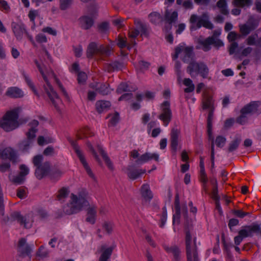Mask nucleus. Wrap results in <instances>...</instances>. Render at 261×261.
I'll return each mask as SVG.
<instances>
[{
    "label": "nucleus",
    "instance_id": "nucleus-1",
    "mask_svg": "<svg viewBox=\"0 0 261 261\" xmlns=\"http://www.w3.org/2000/svg\"><path fill=\"white\" fill-rule=\"evenodd\" d=\"M35 63L45 82V85L44 86L45 93L55 108L59 111L62 105V100L50 84V81L51 80L56 81L64 94H66V92L51 69H46L43 65H41L37 61H35Z\"/></svg>",
    "mask_w": 261,
    "mask_h": 261
},
{
    "label": "nucleus",
    "instance_id": "nucleus-2",
    "mask_svg": "<svg viewBox=\"0 0 261 261\" xmlns=\"http://www.w3.org/2000/svg\"><path fill=\"white\" fill-rule=\"evenodd\" d=\"M215 100L213 96L209 91L205 90L202 94V105L203 110L210 109L207 118V132L209 139H212L211 158L212 166L214 164V142L212 137V126L214 117Z\"/></svg>",
    "mask_w": 261,
    "mask_h": 261
},
{
    "label": "nucleus",
    "instance_id": "nucleus-3",
    "mask_svg": "<svg viewBox=\"0 0 261 261\" xmlns=\"http://www.w3.org/2000/svg\"><path fill=\"white\" fill-rule=\"evenodd\" d=\"M89 204L88 193L82 190L76 194L72 193L69 202L63 207V211L67 215H72L81 212Z\"/></svg>",
    "mask_w": 261,
    "mask_h": 261
},
{
    "label": "nucleus",
    "instance_id": "nucleus-4",
    "mask_svg": "<svg viewBox=\"0 0 261 261\" xmlns=\"http://www.w3.org/2000/svg\"><path fill=\"white\" fill-rule=\"evenodd\" d=\"M42 161L43 156L41 155H36L33 159V163L36 167L35 174L38 179H41L49 174L53 179H56L62 175V172L59 170L50 171L49 163L47 162L42 163Z\"/></svg>",
    "mask_w": 261,
    "mask_h": 261
},
{
    "label": "nucleus",
    "instance_id": "nucleus-5",
    "mask_svg": "<svg viewBox=\"0 0 261 261\" xmlns=\"http://www.w3.org/2000/svg\"><path fill=\"white\" fill-rule=\"evenodd\" d=\"M21 111V108L18 107L7 111L0 120V127L6 132L16 128L19 126L18 118Z\"/></svg>",
    "mask_w": 261,
    "mask_h": 261
},
{
    "label": "nucleus",
    "instance_id": "nucleus-6",
    "mask_svg": "<svg viewBox=\"0 0 261 261\" xmlns=\"http://www.w3.org/2000/svg\"><path fill=\"white\" fill-rule=\"evenodd\" d=\"M186 253L187 261H199L196 238L192 241V236L189 231L186 233Z\"/></svg>",
    "mask_w": 261,
    "mask_h": 261
},
{
    "label": "nucleus",
    "instance_id": "nucleus-7",
    "mask_svg": "<svg viewBox=\"0 0 261 261\" xmlns=\"http://www.w3.org/2000/svg\"><path fill=\"white\" fill-rule=\"evenodd\" d=\"M187 71L191 76L194 73L196 74H199L203 79H209V68L207 65L203 62H197L196 61H192L190 62L187 68Z\"/></svg>",
    "mask_w": 261,
    "mask_h": 261
},
{
    "label": "nucleus",
    "instance_id": "nucleus-8",
    "mask_svg": "<svg viewBox=\"0 0 261 261\" xmlns=\"http://www.w3.org/2000/svg\"><path fill=\"white\" fill-rule=\"evenodd\" d=\"M111 49L109 46L100 45L97 46L94 42L90 43L87 48V56L88 58H92L94 56H99L102 59L105 56L110 55Z\"/></svg>",
    "mask_w": 261,
    "mask_h": 261
},
{
    "label": "nucleus",
    "instance_id": "nucleus-9",
    "mask_svg": "<svg viewBox=\"0 0 261 261\" xmlns=\"http://www.w3.org/2000/svg\"><path fill=\"white\" fill-rule=\"evenodd\" d=\"M38 121L33 120L30 123V128L26 133L27 139L22 141L19 145V147L21 150L27 151L32 146L34 138L36 137V133L37 131L36 127L38 125Z\"/></svg>",
    "mask_w": 261,
    "mask_h": 261
},
{
    "label": "nucleus",
    "instance_id": "nucleus-10",
    "mask_svg": "<svg viewBox=\"0 0 261 261\" xmlns=\"http://www.w3.org/2000/svg\"><path fill=\"white\" fill-rule=\"evenodd\" d=\"M134 24L136 28L133 31H132V48L134 47L136 43L135 41L132 40L133 38L138 36L140 33L141 36L148 37L150 29L149 27L145 23H143L139 18H134Z\"/></svg>",
    "mask_w": 261,
    "mask_h": 261
},
{
    "label": "nucleus",
    "instance_id": "nucleus-11",
    "mask_svg": "<svg viewBox=\"0 0 261 261\" xmlns=\"http://www.w3.org/2000/svg\"><path fill=\"white\" fill-rule=\"evenodd\" d=\"M11 217L25 228H30L34 222L33 215L31 213L23 216L19 212H14L11 214Z\"/></svg>",
    "mask_w": 261,
    "mask_h": 261
},
{
    "label": "nucleus",
    "instance_id": "nucleus-12",
    "mask_svg": "<svg viewBox=\"0 0 261 261\" xmlns=\"http://www.w3.org/2000/svg\"><path fill=\"white\" fill-rule=\"evenodd\" d=\"M161 113L158 118L165 126H167L171 121L172 114L170 109V103L169 101H164L161 105Z\"/></svg>",
    "mask_w": 261,
    "mask_h": 261
},
{
    "label": "nucleus",
    "instance_id": "nucleus-13",
    "mask_svg": "<svg viewBox=\"0 0 261 261\" xmlns=\"http://www.w3.org/2000/svg\"><path fill=\"white\" fill-rule=\"evenodd\" d=\"M189 21L191 24L190 27L191 30H196L200 28L202 26L210 30L212 29L214 27L213 24L210 21L207 20L199 18L195 14L191 15Z\"/></svg>",
    "mask_w": 261,
    "mask_h": 261
},
{
    "label": "nucleus",
    "instance_id": "nucleus-14",
    "mask_svg": "<svg viewBox=\"0 0 261 261\" xmlns=\"http://www.w3.org/2000/svg\"><path fill=\"white\" fill-rule=\"evenodd\" d=\"M71 145L73 146V148L77 156H78L80 162L82 164L85 170H86L87 173L89 175V176L92 179L95 180V175L92 172L90 167H89L88 164L86 162L85 158L82 152L80 149V147L77 146V145L74 142H72Z\"/></svg>",
    "mask_w": 261,
    "mask_h": 261
},
{
    "label": "nucleus",
    "instance_id": "nucleus-15",
    "mask_svg": "<svg viewBox=\"0 0 261 261\" xmlns=\"http://www.w3.org/2000/svg\"><path fill=\"white\" fill-rule=\"evenodd\" d=\"M20 171L16 176L9 175L10 180L14 184H21L25 179L26 176L29 173V168L25 165H20L19 168Z\"/></svg>",
    "mask_w": 261,
    "mask_h": 261
},
{
    "label": "nucleus",
    "instance_id": "nucleus-16",
    "mask_svg": "<svg viewBox=\"0 0 261 261\" xmlns=\"http://www.w3.org/2000/svg\"><path fill=\"white\" fill-rule=\"evenodd\" d=\"M0 158L3 160L8 159L13 163L17 162V154L16 151L11 147H4L0 146Z\"/></svg>",
    "mask_w": 261,
    "mask_h": 261
},
{
    "label": "nucleus",
    "instance_id": "nucleus-17",
    "mask_svg": "<svg viewBox=\"0 0 261 261\" xmlns=\"http://www.w3.org/2000/svg\"><path fill=\"white\" fill-rule=\"evenodd\" d=\"M259 228L260 225L257 224L245 225L239 231L238 234L243 238L252 237L253 233L259 232Z\"/></svg>",
    "mask_w": 261,
    "mask_h": 261
},
{
    "label": "nucleus",
    "instance_id": "nucleus-18",
    "mask_svg": "<svg viewBox=\"0 0 261 261\" xmlns=\"http://www.w3.org/2000/svg\"><path fill=\"white\" fill-rule=\"evenodd\" d=\"M193 50V48L192 46H184L181 45L177 46L175 49V55L173 58L176 59L180 53H183L184 56L183 60L184 62H186V58L189 59L192 57Z\"/></svg>",
    "mask_w": 261,
    "mask_h": 261
},
{
    "label": "nucleus",
    "instance_id": "nucleus-19",
    "mask_svg": "<svg viewBox=\"0 0 261 261\" xmlns=\"http://www.w3.org/2000/svg\"><path fill=\"white\" fill-rule=\"evenodd\" d=\"M180 135V131L176 128H173L170 133V147L171 150L176 152L177 149L178 143Z\"/></svg>",
    "mask_w": 261,
    "mask_h": 261
},
{
    "label": "nucleus",
    "instance_id": "nucleus-20",
    "mask_svg": "<svg viewBox=\"0 0 261 261\" xmlns=\"http://www.w3.org/2000/svg\"><path fill=\"white\" fill-rule=\"evenodd\" d=\"M163 248L168 253H171L173 255L172 261H180L181 257V251L177 245L168 246L166 245H163Z\"/></svg>",
    "mask_w": 261,
    "mask_h": 261
},
{
    "label": "nucleus",
    "instance_id": "nucleus-21",
    "mask_svg": "<svg viewBox=\"0 0 261 261\" xmlns=\"http://www.w3.org/2000/svg\"><path fill=\"white\" fill-rule=\"evenodd\" d=\"M258 25V21L256 20H249L248 24H244L239 25L240 32L243 36L248 35L252 31L255 29Z\"/></svg>",
    "mask_w": 261,
    "mask_h": 261
},
{
    "label": "nucleus",
    "instance_id": "nucleus-22",
    "mask_svg": "<svg viewBox=\"0 0 261 261\" xmlns=\"http://www.w3.org/2000/svg\"><path fill=\"white\" fill-rule=\"evenodd\" d=\"M95 12L91 14V16L84 15L79 18V24L81 27L85 30L90 29L93 24V18Z\"/></svg>",
    "mask_w": 261,
    "mask_h": 261
},
{
    "label": "nucleus",
    "instance_id": "nucleus-23",
    "mask_svg": "<svg viewBox=\"0 0 261 261\" xmlns=\"http://www.w3.org/2000/svg\"><path fill=\"white\" fill-rule=\"evenodd\" d=\"M13 32L17 40H20L26 32L24 25L21 23L13 22L11 24Z\"/></svg>",
    "mask_w": 261,
    "mask_h": 261
},
{
    "label": "nucleus",
    "instance_id": "nucleus-24",
    "mask_svg": "<svg viewBox=\"0 0 261 261\" xmlns=\"http://www.w3.org/2000/svg\"><path fill=\"white\" fill-rule=\"evenodd\" d=\"M258 107V101H251L242 108L240 111L241 114L246 115L255 113L257 111Z\"/></svg>",
    "mask_w": 261,
    "mask_h": 261
},
{
    "label": "nucleus",
    "instance_id": "nucleus-25",
    "mask_svg": "<svg viewBox=\"0 0 261 261\" xmlns=\"http://www.w3.org/2000/svg\"><path fill=\"white\" fill-rule=\"evenodd\" d=\"M18 251L22 256L29 255L31 253L32 249L26 243L25 239L22 238L19 241Z\"/></svg>",
    "mask_w": 261,
    "mask_h": 261
},
{
    "label": "nucleus",
    "instance_id": "nucleus-26",
    "mask_svg": "<svg viewBox=\"0 0 261 261\" xmlns=\"http://www.w3.org/2000/svg\"><path fill=\"white\" fill-rule=\"evenodd\" d=\"M140 193L141 196L146 201H150L153 198V193L147 184H144L141 186Z\"/></svg>",
    "mask_w": 261,
    "mask_h": 261
},
{
    "label": "nucleus",
    "instance_id": "nucleus-27",
    "mask_svg": "<svg viewBox=\"0 0 261 261\" xmlns=\"http://www.w3.org/2000/svg\"><path fill=\"white\" fill-rule=\"evenodd\" d=\"M114 246L107 247L105 245H102L100 248L101 252L99 261H109V258L112 254Z\"/></svg>",
    "mask_w": 261,
    "mask_h": 261
},
{
    "label": "nucleus",
    "instance_id": "nucleus-28",
    "mask_svg": "<svg viewBox=\"0 0 261 261\" xmlns=\"http://www.w3.org/2000/svg\"><path fill=\"white\" fill-rule=\"evenodd\" d=\"M159 154L155 153H151L146 152L145 153L141 155L136 161L138 164L147 162L149 161L153 160L155 161H159Z\"/></svg>",
    "mask_w": 261,
    "mask_h": 261
},
{
    "label": "nucleus",
    "instance_id": "nucleus-29",
    "mask_svg": "<svg viewBox=\"0 0 261 261\" xmlns=\"http://www.w3.org/2000/svg\"><path fill=\"white\" fill-rule=\"evenodd\" d=\"M23 95V91L16 87H9L6 92V95L11 98H20Z\"/></svg>",
    "mask_w": 261,
    "mask_h": 261
},
{
    "label": "nucleus",
    "instance_id": "nucleus-30",
    "mask_svg": "<svg viewBox=\"0 0 261 261\" xmlns=\"http://www.w3.org/2000/svg\"><path fill=\"white\" fill-rule=\"evenodd\" d=\"M96 207L94 205L90 206L87 209L86 221L93 224L95 222L96 218Z\"/></svg>",
    "mask_w": 261,
    "mask_h": 261
},
{
    "label": "nucleus",
    "instance_id": "nucleus-31",
    "mask_svg": "<svg viewBox=\"0 0 261 261\" xmlns=\"http://www.w3.org/2000/svg\"><path fill=\"white\" fill-rule=\"evenodd\" d=\"M93 136H94V133L87 126L80 128L76 134V137L78 139L91 137Z\"/></svg>",
    "mask_w": 261,
    "mask_h": 261
},
{
    "label": "nucleus",
    "instance_id": "nucleus-32",
    "mask_svg": "<svg viewBox=\"0 0 261 261\" xmlns=\"http://www.w3.org/2000/svg\"><path fill=\"white\" fill-rule=\"evenodd\" d=\"M97 149L101 155L103 160L105 161L108 168L112 170L114 169L113 165L112 162L111 161L109 158L108 156L107 153L105 152V150L103 149L102 146L98 144L96 146Z\"/></svg>",
    "mask_w": 261,
    "mask_h": 261
},
{
    "label": "nucleus",
    "instance_id": "nucleus-33",
    "mask_svg": "<svg viewBox=\"0 0 261 261\" xmlns=\"http://www.w3.org/2000/svg\"><path fill=\"white\" fill-rule=\"evenodd\" d=\"M242 141V138L240 135H237L235 138L229 143L227 148L228 152H232L236 150Z\"/></svg>",
    "mask_w": 261,
    "mask_h": 261
},
{
    "label": "nucleus",
    "instance_id": "nucleus-34",
    "mask_svg": "<svg viewBox=\"0 0 261 261\" xmlns=\"http://www.w3.org/2000/svg\"><path fill=\"white\" fill-rule=\"evenodd\" d=\"M177 17L178 14L176 11L171 12L170 11L166 10L165 12L164 19L169 24H172L175 22L177 19Z\"/></svg>",
    "mask_w": 261,
    "mask_h": 261
},
{
    "label": "nucleus",
    "instance_id": "nucleus-35",
    "mask_svg": "<svg viewBox=\"0 0 261 261\" xmlns=\"http://www.w3.org/2000/svg\"><path fill=\"white\" fill-rule=\"evenodd\" d=\"M149 21L155 25L159 24L162 21V16L157 12H152L148 15Z\"/></svg>",
    "mask_w": 261,
    "mask_h": 261
},
{
    "label": "nucleus",
    "instance_id": "nucleus-36",
    "mask_svg": "<svg viewBox=\"0 0 261 261\" xmlns=\"http://www.w3.org/2000/svg\"><path fill=\"white\" fill-rule=\"evenodd\" d=\"M217 7L220 9L221 14L224 15H228V10L227 8V3L226 0H219L217 4Z\"/></svg>",
    "mask_w": 261,
    "mask_h": 261
},
{
    "label": "nucleus",
    "instance_id": "nucleus-37",
    "mask_svg": "<svg viewBox=\"0 0 261 261\" xmlns=\"http://www.w3.org/2000/svg\"><path fill=\"white\" fill-rule=\"evenodd\" d=\"M110 106V102L108 101L99 100L96 103V108L99 113L103 112L109 108Z\"/></svg>",
    "mask_w": 261,
    "mask_h": 261
},
{
    "label": "nucleus",
    "instance_id": "nucleus-38",
    "mask_svg": "<svg viewBox=\"0 0 261 261\" xmlns=\"http://www.w3.org/2000/svg\"><path fill=\"white\" fill-rule=\"evenodd\" d=\"M213 39L208 37L203 40H199L198 43L202 46V49L204 51H207L211 48L210 45H212Z\"/></svg>",
    "mask_w": 261,
    "mask_h": 261
},
{
    "label": "nucleus",
    "instance_id": "nucleus-39",
    "mask_svg": "<svg viewBox=\"0 0 261 261\" xmlns=\"http://www.w3.org/2000/svg\"><path fill=\"white\" fill-rule=\"evenodd\" d=\"M183 84L188 87L184 89L185 93H191L195 89V86L193 84L192 81L189 78H185L183 81Z\"/></svg>",
    "mask_w": 261,
    "mask_h": 261
},
{
    "label": "nucleus",
    "instance_id": "nucleus-40",
    "mask_svg": "<svg viewBox=\"0 0 261 261\" xmlns=\"http://www.w3.org/2000/svg\"><path fill=\"white\" fill-rule=\"evenodd\" d=\"M252 3V0H233L232 4L235 7L243 8L249 7L251 5Z\"/></svg>",
    "mask_w": 261,
    "mask_h": 261
},
{
    "label": "nucleus",
    "instance_id": "nucleus-41",
    "mask_svg": "<svg viewBox=\"0 0 261 261\" xmlns=\"http://www.w3.org/2000/svg\"><path fill=\"white\" fill-rule=\"evenodd\" d=\"M134 66L136 69L144 71L146 70L149 68L150 66V63L143 60H140L138 62L135 63Z\"/></svg>",
    "mask_w": 261,
    "mask_h": 261
},
{
    "label": "nucleus",
    "instance_id": "nucleus-42",
    "mask_svg": "<svg viewBox=\"0 0 261 261\" xmlns=\"http://www.w3.org/2000/svg\"><path fill=\"white\" fill-rule=\"evenodd\" d=\"M117 45L121 49V54L123 56L126 55L128 53L125 52V48L126 47V38L122 37H119Z\"/></svg>",
    "mask_w": 261,
    "mask_h": 261
},
{
    "label": "nucleus",
    "instance_id": "nucleus-43",
    "mask_svg": "<svg viewBox=\"0 0 261 261\" xmlns=\"http://www.w3.org/2000/svg\"><path fill=\"white\" fill-rule=\"evenodd\" d=\"M73 0H59V8L64 11L69 9L72 4Z\"/></svg>",
    "mask_w": 261,
    "mask_h": 261
},
{
    "label": "nucleus",
    "instance_id": "nucleus-44",
    "mask_svg": "<svg viewBox=\"0 0 261 261\" xmlns=\"http://www.w3.org/2000/svg\"><path fill=\"white\" fill-rule=\"evenodd\" d=\"M135 99L137 102L132 103V108L134 110H138L141 108L140 102L142 100L143 95L141 94L137 93L135 96Z\"/></svg>",
    "mask_w": 261,
    "mask_h": 261
},
{
    "label": "nucleus",
    "instance_id": "nucleus-45",
    "mask_svg": "<svg viewBox=\"0 0 261 261\" xmlns=\"http://www.w3.org/2000/svg\"><path fill=\"white\" fill-rule=\"evenodd\" d=\"M108 118H110L109 125H115L119 120V114L115 112L113 114L109 115Z\"/></svg>",
    "mask_w": 261,
    "mask_h": 261
},
{
    "label": "nucleus",
    "instance_id": "nucleus-46",
    "mask_svg": "<svg viewBox=\"0 0 261 261\" xmlns=\"http://www.w3.org/2000/svg\"><path fill=\"white\" fill-rule=\"evenodd\" d=\"M232 214L236 217L240 218H243L246 216H249L251 214L250 212H245L242 210L234 209L232 211Z\"/></svg>",
    "mask_w": 261,
    "mask_h": 261
},
{
    "label": "nucleus",
    "instance_id": "nucleus-47",
    "mask_svg": "<svg viewBox=\"0 0 261 261\" xmlns=\"http://www.w3.org/2000/svg\"><path fill=\"white\" fill-rule=\"evenodd\" d=\"M69 193V191L67 189L63 188L59 191L57 195V199L58 200L62 201L67 197Z\"/></svg>",
    "mask_w": 261,
    "mask_h": 261
},
{
    "label": "nucleus",
    "instance_id": "nucleus-48",
    "mask_svg": "<svg viewBox=\"0 0 261 261\" xmlns=\"http://www.w3.org/2000/svg\"><path fill=\"white\" fill-rule=\"evenodd\" d=\"M226 139L222 136H218L215 140V143L217 147L222 148L225 144Z\"/></svg>",
    "mask_w": 261,
    "mask_h": 261
},
{
    "label": "nucleus",
    "instance_id": "nucleus-49",
    "mask_svg": "<svg viewBox=\"0 0 261 261\" xmlns=\"http://www.w3.org/2000/svg\"><path fill=\"white\" fill-rule=\"evenodd\" d=\"M146 172L145 169H135L132 170V180L139 178L142 174Z\"/></svg>",
    "mask_w": 261,
    "mask_h": 261
},
{
    "label": "nucleus",
    "instance_id": "nucleus-50",
    "mask_svg": "<svg viewBox=\"0 0 261 261\" xmlns=\"http://www.w3.org/2000/svg\"><path fill=\"white\" fill-rule=\"evenodd\" d=\"M215 186L213 187L212 191V198L213 200H219L220 197L218 195V184L217 179H215Z\"/></svg>",
    "mask_w": 261,
    "mask_h": 261
},
{
    "label": "nucleus",
    "instance_id": "nucleus-51",
    "mask_svg": "<svg viewBox=\"0 0 261 261\" xmlns=\"http://www.w3.org/2000/svg\"><path fill=\"white\" fill-rule=\"evenodd\" d=\"M162 210L163 212L161 217V223L160 224V226L162 228L163 227L165 224L167 216L166 207L165 206L163 207Z\"/></svg>",
    "mask_w": 261,
    "mask_h": 261
},
{
    "label": "nucleus",
    "instance_id": "nucleus-52",
    "mask_svg": "<svg viewBox=\"0 0 261 261\" xmlns=\"http://www.w3.org/2000/svg\"><path fill=\"white\" fill-rule=\"evenodd\" d=\"M240 38V35L234 31L230 32L227 36V39L229 42H235V40Z\"/></svg>",
    "mask_w": 261,
    "mask_h": 261
},
{
    "label": "nucleus",
    "instance_id": "nucleus-53",
    "mask_svg": "<svg viewBox=\"0 0 261 261\" xmlns=\"http://www.w3.org/2000/svg\"><path fill=\"white\" fill-rule=\"evenodd\" d=\"M0 10L5 13H8L10 11V8L6 1L0 0Z\"/></svg>",
    "mask_w": 261,
    "mask_h": 261
},
{
    "label": "nucleus",
    "instance_id": "nucleus-54",
    "mask_svg": "<svg viewBox=\"0 0 261 261\" xmlns=\"http://www.w3.org/2000/svg\"><path fill=\"white\" fill-rule=\"evenodd\" d=\"M258 35L256 34L252 35L248 37L246 39L247 44L249 45H254L256 44V39Z\"/></svg>",
    "mask_w": 261,
    "mask_h": 261
},
{
    "label": "nucleus",
    "instance_id": "nucleus-55",
    "mask_svg": "<svg viewBox=\"0 0 261 261\" xmlns=\"http://www.w3.org/2000/svg\"><path fill=\"white\" fill-rule=\"evenodd\" d=\"M23 76H24V80H25L26 83H27L28 85L32 89V90L34 93V94H35L36 95H38L37 92L36 90L35 89V87H34L33 83L31 82V81L30 79V78L29 77V76H28L25 74H24Z\"/></svg>",
    "mask_w": 261,
    "mask_h": 261
},
{
    "label": "nucleus",
    "instance_id": "nucleus-56",
    "mask_svg": "<svg viewBox=\"0 0 261 261\" xmlns=\"http://www.w3.org/2000/svg\"><path fill=\"white\" fill-rule=\"evenodd\" d=\"M51 141L49 138H45L43 136H39L37 139V143L38 145L43 146L50 143Z\"/></svg>",
    "mask_w": 261,
    "mask_h": 261
},
{
    "label": "nucleus",
    "instance_id": "nucleus-57",
    "mask_svg": "<svg viewBox=\"0 0 261 261\" xmlns=\"http://www.w3.org/2000/svg\"><path fill=\"white\" fill-rule=\"evenodd\" d=\"M109 28V24L107 22H103L98 25V30L101 33L106 32Z\"/></svg>",
    "mask_w": 261,
    "mask_h": 261
},
{
    "label": "nucleus",
    "instance_id": "nucleus-58",
    "mask_svg": "<svg viewBox=\"0 0 261 261\" xmlns=\"http://www.w3.org/2000/svg\"><path fill=\"white\" fill-rule=\"evenodd\" d=\"M98 91L103 95H107L110 92V89L106 85H101L98 88Z\"/></svg>",
    "mask_w": 261,
    "mask_h": 261
},
{
    "label": "nucleus",
    "instance_id": "nucleus-59",
    "mask_svg": "<svg viewBox=\"0 0 261 261\" xmlns=\"http://www.w3.org/2000/svg\"><path fill=\"white\" fill-rule=\"evenodd\" d=\"M17 196L20 199H23L27 196L26 189L24 188H19L17 191Z\"/></svg>",
    "mask_w": 261,
    "mask_h": 261
},
{
    "label": "nucleus",
    "instance_id": "nucleus-60",
    "mask_svg": "<svg viewBox=\"0 0 261 261\" xmlns=\"http://www.w3.org/2000/svg\"><path fill=\"white\" fill-rule=\"evenodd\" d=\"M103 227L107 233H110L113 230V224L111 222H105L103 224Z\"/></svg>",
    "mask_w": 261,
    "mask_h": 261
},
{
    "label": "nucleus",
    "instance_id": "nucleus-61",
    "mask_svg": "<svg viewBox=\"0 0 261 261\" xmlns=\"http://www.w3.org/2000/svg\"><path fill=\"white\" fill-rule=\"evenodd\" d=\"M199 179L200 182L207 183L208 181L206 174L205 172V170H200V174Z\"/></svg>",
    "mask_w": 261,
    "mask_h": 261
},
{
    "label": "nucleus",
    "instance_id": "nucleus-62",
    "mask_svg": "<svg viewBox=\"0 0 261 261\" xmlns=\"http://www.w3.org/2000/svg\"><path fill=\"white\" fill-rule=\"evenodd\" d=\"M238 44L237 42H231L230 46L229 47V49H228L229 54L230 55L233 54L235 53L236 49L238 48Z\"/></svg>",
    "mask_w": 261,
    "mask_h": 261
},
{
    "label": "nucleus",
    "instance_id": "nucleus-63",
    "mask_svg": "<svg viewBox=\"0 0 261 261\" xmlns=\"http://www.w3.org/2000/svg\"><path fill=\"white\" fill-rule=\"evenodd\" d=\"M35 38L37 42L39 43H46L47 41L46 37L43 34H38Z\"/></svg>",
    "mask_w": 261,
    "mask_h": 261
},
{
    "label": "nucleus",
    "instance_id": "nucleus-64",
    "mask_svg": "<svg viewBox=\"0 0 261 261\" xmlns=\"http://www.w3.org/2000/svg\"><path fill=\"white\" fill-rule=\"evenodd\" d=\"M128 86L125 83L120 84L117 89V93L118 94H121L123 92L127 91Z\"/></svg>",
    "mask_w": 261,
    "mask_h": 261
}]
</instances>
